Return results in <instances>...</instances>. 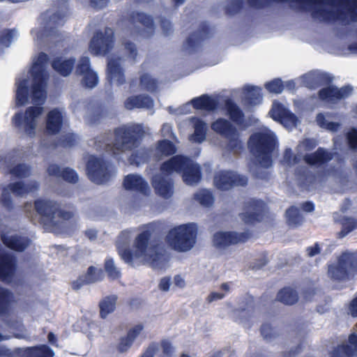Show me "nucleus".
Here are the masks:
<instances>
[{"label":"nucleus","instance_id":"obj_1","mask_svg":"<svg viewBox=\"0 0 357 357\" xmlns=\"http://www.w3.org/2000/svg\"><path fill=\"white\" fill-rule=\"evenodd\" d=\"M151 234L145 231L137 235L134 241L132 250L128 249L130 240V233L121 232L119 236L116 246L119 254L128 264H134L135 261L149 264L154 268H162L168 261L165 250L159 245L149 241Z\"/></svg>","mask_w":357,"mask_h":357},{"label":"nucleus","instance_id":"obj_2","mask_svg":"<svg viewBox=\"0 0 357 357\" xmlns=\"http://www.w3.org/2000/svg\"><path fill=\"white\" fill-rule=\"evenodd\" d=\"M144 130L140 124L119 127L114 130V141L110 143V135L104 134L96 139L97 149H104L113 155H119L137 148Z\"/></svg>","mask_w":357,"mask_h":357},{"label":"nucleus","instance_id":"obj_3","mask_svg":"<svg viewBox=\"0 0 357 357\" xmlns=\"http://www.w3.org/2000/svg\"><path fill=\"white\" fill-rule=\"evenodd\" d=\"M66 10L67 6L64 1L59 8L47 10L42 15L40 26L31 31L34 40L38 43L58 42L56 38L60 36L58 28L64 24Z\"/></svg>","mask_w":357,"mask_h":357},{"label":"nucleus","instance_id":"obj_4","mask_svg":"<svg viewBox=\"0 0 357 357\" xmlns=\"http://www.w3.org/2000/svg\"><path fill=\"white\" fill-rule=\"evenodd\" d=\"M35 209L40 215L42 223L46 229L52 231L64 229L66 222L75 216L73 212L60 208L56 202L49 199L36 200Z\"/></svg>","mask_w":357,"mask_h":357},{"label":"nucleus","instance_id":"obj_5","mask_svg":"<svg viewBox=\"0 0 357 357\" xmlns=\"http://www.w3.org/2000/svg\"><path fill=\"white\" fill-rule=\"evenodd\" d=\"M160 170L167 174L174 172L181 174L183 182L188 185H197L202 178L200 166L191 159L182 155L174 156L163 162Z\"/></svg>","mask_w":357,"mask_h":357},{"label":"nucleus","instance_id":"obj_6","mask_svg":"<svg viewBox=\"0 0 357 357\" xmlns=\"http://www.w3.org/2000/svg\"><path fill=\"white\" fill-rule=\"evenodd\" d=\"M275 142V135L266 128L250 136L249 146L261 166L268 167L271 165V153L274 149Z\"/></svg>","mask_w":357,"mask_h":357},{"label":"nucleus","instance_id":"obj_7","mask_svg":"<svg viewBox=\"0 0 357 357\" xmlns=\"http://www.w3.org/2000/svg\"><path fill=\"white\" fill-rule=\"evenodd\" d=\"M48 56L46 54L41 52L36 58H34L31 69V74L33 78L32 83V101L36 105H41L46 98V86L48 79V74L46 71Z\"/></svg>","mask_w":357,"mask_h":357},{"label":"nucleus","instance_id":"obj_8","mask_svg":"<svg viewBox=\"0 0 357 357\" xmlns=\"http://www.w3.org/2000/svg\"><path fill=\"white\" fill-rule=\"evenodd\" d=\"M197 226L190 222L170 229L167 234L168 245L175 251L184 252L190 250L196 243Z\"/></svg>","mask_w":357,"mask_h":357},{"label":"nucleus","instance_id":"obj_9","mask_svg":"<svg viewBox=\"0 0 357 357\" xmlns=\"http://www.w3.org/2000/svg\"><path fill=\"white\" fill-rule=\"evenodd\" d=\"M123 57L112 56L107 63V78L111 83L121 85L126 82L121 63L126 58L131 63L135 62L138 56L137 48L132 42L127 38L122 41Z\"/></svg>","mask_w":357,"mask_h":357},{"label":"nucleus","instance_id":"obj_10","mask_svg":"<svg viewBox=\"0 0 357 357\" xmlns=\"http://www.w3.org/2000/svg\"><path fill=\"white\" fill-rule=\"evenodd\" d=\"M154 30L153 19L149 15L141 13L130 15L128 31L132 38H149L153 35Z\"/></svg>","mask_w":357,"mask_h":357},{"label":"nucleus","instance_id":"obj_11","mask_svg":"<svg viewBox=\"0 0 357 357\" xmlns=\"http://www.w3.org/2000/svg\"><path fill=\"white\" fill-rule=\"evenodd\" d=\"M114 33L110 28L96 31L90 40L89 50L95 56H105L114 46Z\"/></svg>","mask_w":357,"mask_h":357},{"label":"nucleus","instance_id":"obj_12","mask_svg":"<svg viewBox=\"0 0 357 357\" xmlns=\"http://www.w3.org/2000/svg\"><path fill=\"white\" fill-rule=\"evenodd\" d=\"M43 112L42 107H29L24 114L18 113L14 116L13 120L15 126L23 130L26 135L32 137L36 133L38 119Z\"/></svg>","mask_w":357,"mask_h":357},{"label":"nucleus","instance_id":"obj_13","mask_svg":"<svg viewBox=\"0 0 357 357\" xmlns=\"http://www.w3.org/2000/svg\"><path fill=\"white\" fill-rule=\"evenodd\" d=\"M89 178L97 184L107 182L112 175V166L101 158L89 157L86 165Z\"/></svg>","mask_w":357,"mask_h":357},{"label":"nucleus","instance_id":"obj_14","mask_svg":"<svg viewBox=\"0 0 357 357\" xmlns=\"http://www.w3.org/2000/svg\"><path fill=\"white\" fill-rule=\"evenodd\" d=\"M250 237L248 232L218 231L213 234V245L218 250H225L228 246L245 242Z\"/></svg>","mask_w":357,"mask_h":357},{"label":"nucleus","instance_id":"obj_15","mask_svg":"<svg viewBox=\"0 0 357 357\" xmlns=\"http://www.w3.org/2000/svg\"><path fill=\"white\" fill-rule=\"evenodd\" d=\"M213 182L217 188L227 190L233 186L246 185L248 179L246 177L240 176L234 172L222 171L215 175Z\"/></svg>","mask_w":357,"mask_h":357},{"label":"nucleus","instance_id":"obj_16","mask_svg":"<svg viewBox=\"0 0 357 357\" xmlns=\"http://www.w3.org/2000/svg\"><path fill=\"white\" fill-rule=\"evenodd\" d=\"M269 114L275 121L280 122L287 129H292L297 126L298 119L283 105L274 102Z\"/></svg>","mask_w":357,"mask_h":357},{"label":"nucleus","instance_id":"obj_17","mask_svg":"<svg viewBox=\"0 0 357 357\" xmlns=\"http://www.w3.org/2000/svg\"><path fill=\"white\" fill-rule=\"evenodd\" d=\"M163 173L162 172V173L154 175L151 183L157 195L165 199H169L174 194V183L172 178L164 176Z\"/></svg>","mask_w":357,"mask_h":357},{"label":"nucleus","instance_id":"obj_18","mask_svg":"<svg viewBox=\"0 0 357 357\" xmlns=\"http://www.w3.org/2000/svg\"><path fill=\"white\" fill-rule=\"evenodd\" d=\"M20 158V154L17 152L9 153L6 157L5 162L7 165L8 172L16 177H27L31 174V169L25 164H17Z\"/></svg>","mask_w":357,"mask_h":357},{"label":"nucleus","instance_id":"obj_19","mask_svg":"<svg viewBox=\"0 0 357 357\" xmlns=\"http://www.w3.org/2000/svg\"><path fill=\"white\" fill-rule=\"evenodd\" d=\"M352 92V88L344 86L341 89L330 86L319 91V97L321 100L328 103H334L337 100L348 97Z\"/></svg>","mask_w":357,"mask_h":357},{"label":"nucleus","instance_id":"obj_20","mask_svg":"<svg viewBox=\"0 0 357 357\" xmlns=\"http://www.w3.org/2000/svg\"><path fill=\"white\" fill-rule=\"evenodd\" d=\"M123 186L128 190L139 192L147 195L151 190L147 182L138 174H129L123 181Z\"/></svg>","mask_w":357,"mask_h":357},{"label":"nucleus","instance_id":"obj_21","mask_svg":"<svg viewBox=\"0 0 357 357\" xmlns=\"http://www.w3.org/2000/svg\"><path fill=\"white\" fill-rule=\"evenodd\" d=\"M15 260L13 255L0 253V278L2 280L9 282L14 274Z\"/></svg>","mask_w":357,"mask_h":357},{"label":"nucleus","instance_id":"obj_22","mask_svg":"<svg viewBox=\"0 0 357 357\" xmlns=\"http://www.w3.org/2000/svg\"><path fill=\"white\" fill-rule=\"evenodd\" d=\"M144 327L141 324L136 325L133 328H130L127 335L121 337L116 346V349L121 353H125L128 351L132 347L135 339L142 333Z\"/></svg>","mask_w":357,"mask_h":357},{"label":"nucleus","instance_id":"obj_23","mask_svg":"<svg viewBox=\"0 0 357 357\" xmlns=\"http://www.w3.org/2000/svg\"><path fill=\"white\" fill-rule=\"evenodd\" d=\"M352 277L357 272V252H344L336 260Z\"/></svg>","mask_w":357,"mask_h":357},{"label":"nucleus","instance_id":"obj_24","mask_svg":"<svg viewBox=\"0 0 357 357\" xmlns=\"http://www.w3.org/2000/svg\"><path fill=\"white\" fill-rule=\"evenodd\" d=\"M2 241L8 248L15 251L22 252L30 244V240L20 235H3Z\"/></svg>","mask_w":357,"mask_h":357},{"label":"nucleus","instance_id":"obj_25","mask_svg":"<svg viewBox=\"0 0 357 357\" xmlns=\"http://www.w3.org/2000/svg\"><path fill=\"white\" fill-rule=\"evenodd\" d=\"M262 203L260 202H250L245 208V211L241 214V219L246 223H252L261 219Z\"/></svg>","mask_w":357,"mask_h":357},{"label":"nucleus","instance_id":"obj_26","mask_svg":"<svg viewBox=\"0 0 357 357\" xmlns=\"http://www.w3.org/2000/svg\"><path fill=\"white\" fill-rule=\"evenodd\" d=\"M54 352L45 344L25 349L20 348V357H54Z\"/></svg>","mask_w":357,"mask_h":357},{"label":"nucleus","instance_id":"obj_27","mask_svg":"<svg viewBox=\"0 0 357 357\" xmlns=\"http://www.w3.org/2000/svg\"><path fill=\"white\" fill-rule=\"evenodd\" d=\"M125 107L128 109L135 108H151L153 106V100L149 96L139 95L128 98L124 102Z\"/></svg>","mask_w":357,"mask_h":357},{"label":"nucleus","instance_id":"obj_28","mask_svg":"<svg viewBox=\"0 0 357 357\" xmlns=\"http://www.w3.org/2000/svg\"><path fill=\"white\" fill-rule=\"evenodd\" d=\"M62 111L54 109L47 114L46 129L48 133L55 134L59 131L63 120Z\"/></svg>","mask_w":357,"mask_h":357},{"label":"nucleus","instance_id":"obj_29","mask_svg":"<svg viewBox=\"0 0 357 357\" xmlns=\"http://www.w3.org/2000/svg\"><path fill=\"white\" fill-rule=\"evenodd\" d=\"M75 63V58L63 59L56 58L52 63L53 69L63 77H67L71 73Z\"/></svg>","mask_w":357,"mask_h":357},{"label":"nucleus","instance_id":"obj_30","mask_svg":"<svg viewBox=\"0 0 357 357\" xmlns=\"http://www.w3.org/2000/svg\"><path fill=\"white\" fill-rule=\"evenodd\" d=\"M7 188L12 193L16 196L23 197L26 194L38 190V183L35 181H31L27 184H24L22 181L10 183Z\"/></svg>","mask_w":357,"mask_h":357},{"label":"nucleus","instance_id":"obj_31","mask_svg":"<svg viewBox=\"0 0 357 357\" xmlns=\"http://www.w3.org/2000/svg\"><path fill=\"white\" fill-rule=\"evenodd\" d=\"M303 84L310 89H314L328 82L326 75L319 72H310L301 77Z\"/></svg>","mask_w":357,"mask_h":357},{"label":"nucleus","instance_id":"obj_32","mask_svg":"<svg viewBox=\"0 0 357 357\" xmlns=\"http://www.w3.org/2000/svg\"><path fill=\"white\" fill-rule=\"evenodd\" d=\"M328 276L331 280L339 282L346 281L351 278L337 261L328 265Z\"/></svg>","mask_w":357,"mask_h":357},{"label":"nucleus","instance_id":"obj_33","mask_svg":"<svg viewBox=\"0 0 357 357\" xmlns=\"http://www.w3.org/2000/svg\"><path fill=\"white\" fill-rule=\"evenodd\" d=\"M29 79L27 78L20 79L17 82L16 105L22 106L28 102L29 100Z\"/></svg>","mask_w":357,"mask_h":357},{"label":"nucleus","instance_id":"obj_34","mask_svg":"<svg viewBox=\"0 0 357 357\" xmlns=\"http://www.w3.org/2000/svg\"><path fill=\"white\" fill-rule=\"evenodd\" d=\"M117 299V296L110 295L100 301V316L102 319H105L109 314L114 311Z\"/></svg>","mask_w":357,"mask_h":357},{"label":"nucleus","instance_id":"obj_35","mask_svg":"<svg viewBox=\"0 0 357 357\" xmlns=\"http://www.w3.org/2000/svg\"><path fill=\"white\" fill-rule=\"evenodd\" d=\"M211 128L215 132L227 138L231 136L236 129L227 120L219 119L211 125Z\"/></svg>","mask_w":357,"mask_h":357},{"label":"nucleus","instance_id":"obj_36","mask_svg":"<svg viewBox=\"0 0 357 357\" xmlns=\"http://www.w3.org/2000/svg\"><path fill=\"white\" fill-rule=\"evenodd\" d=\"M195 132L190 135V141L195 143H202L206 139V135L207 130L206 124L197 119H193Z\"/></svg>","mask_w":357,"mask_h":357},{"label":"nucleus","instance_id":"obj_37","mask_svg":"<svg viewBox=\"0 0 357 357\" xmlns=\"http://www.w3.org/2000/svg\"><path fill=\"white\" fill-rule=\"evenodd\" d=\"M307 164L319 165L331 159V154L323 149H319L312 154L305 155L304 158Z\"/></svg>","mask_w":357,"mask_h":357},{"label":"nucleus","instance_id":"obj_38","mask_svg":"<svg viewBox=\"0 0 357 357\" xmlns=\"http://www.w3.org/2000/svg\"><path fill=\"white\" fill-rule=\"evenodd\" d=\"M277 300L285 305H291L298 301V295L294 289L286 287L278 293Z\"/></svg>","mask_w":357,"mask_h":357},{"label":"nucleus","instance_id":"obj_39","mask_svg":"<svg viewBox=\"0 0 357 357\" xmlns=\"http://www.w3.org/2000/svg\"><path fill=\"white\" fill-rule=\"evenodd\" d=\"M193 107L197 109H204L206 111H213L215 109L216 101L207 96H202L199 98H194L191 100Z\"/></svg>","mask_w":357,"mask_h":357},{"label":"nucleus","instance_id":"obj_40","mask_svg":"<svg viewBox=\"0 0 357 357\" xmlns=\"http://www.w3.org/2000/svg\"><path fill=\"white\" fill-rule=\"evenodd\" d=\"M316 121L319 127L331 132H336L340 126L339 123L332 121V116L328 114H318Z\"/></svg>","mask_w":357,"mask_h":357},{"label":"nucleus","instance_id":"obj_41","mask_svg":"<svg viewBox=\"0 0 357 357\" xmlns=\"http://www.w3.org/2000/svg\"><path fill=\"white\" fill-rule=\"evenodd\" d=\"M18 37V31L16 29H4L0 33V53L3 48L8 47Z\"/></svg>","mask_w":357,"mask_h":357},{"label":"nucleus","instance_id":"obj_42","mask_svg":"<svg viewBox=\"0 0 357 357\" xmlns=\"http://www.w3.org/2000/svg\"><path fill=\"white\" fill-rule=\"evenodd\" d=\"M245 98L252 105H256L261 102V89L253 86H245L243 88Z\"/></svg>","mask_w":357,"mask_h":357},{"label":"nucleus","instance_id":"obj_43","mask_svg":"<svg viewBox=\"0 0 357 357\" xmlns=\"http://www.w3.org/2000/svg\"><path fill=\"white\" fill-rule=\"evenodd\" d=\"M176 151L175 146L169 140L165 139L158 142L155 151L156 157L160 160L162 156H167L175 153Z\"/></svg>","mask_w":357,"mask_h":357},{"label":"nucleus","instance_id":"obj_44","mask_svg":"<svg viewBox=\"0 0 357 357\" xmlns=\"http://www.w3.org/2000/svg\"><path fill=\"white\" fill-rule=\"evenodd\" d=\"M13 301V295L8 289L0 287V315L6 314L10 303Z\"/></svg>","mask_w":357,"mask_h":357},{"label":"nucleus","instance_id":"obj_45","mask_svg":"<svg viewBox=\"0 0 357 357\" xmlns=\"http://www.w3.org/2000/svg\"><path fill=\"white\" fill-rule=\"evenodd\" d=\"M194 198L201 205L205 207H209L213 205L214 202V197L212 193L206 189H202L197 191L194 195Z\"/></svg>","mask_w":357,"mask_h":357},{"label":"nucleus","instance_id":"obj_46","mask_svg":"<svg viewBox=\"0 0 357 357\" xmlns=\"http://www.w3.org/2000/svg\"><path fill=\"white\" fill-rule=\"evenodd\" d=\"M287 221L289 226L296 227L303 222V217L298 208L292 206L286 212Z\"/></svg>","mask_w":357,"mask_h":357},{"label":"nucleus","instance_id":"obj_47","mask_svg":"<svg viewBox=\"0 0 357 357\" xmlns=\"http://www.w3.org/2000/svg\"><path fill=\"white\" fill-rule=\"evenodd\" d=\"M226 107L231 119L236 123H241L243 114L239 107L231 100L227 101Z\"/></svg>","mask_w":357,"mask_h":357},{"label":"nucleus","instance_id":"obj_48","mask_svg":"<svg viewBox=\"0 0 357 357\" xmlns=\"http://www.w3.org/2000/svg\"><path fill=\"white\" fill-rule=\"evenodd\" d=\"M226 139L228 141L227 148L234 153H239L243 149V144L239 139V135L237 130L234 132L231 136H228Z\"/></svg>","mask_w":357,"mask_h":357},{"label":"nucleus","instance_id":"obj_49","mask_svg":"<svg viewBox=\"0 0 357 357\" xmlns=\"http://www.w3.org/2000/svg\"><path fill=\"white\" fill-rule=\"evenodd\" d=\"M140 86L143 89L153 92L158 87V82L149 74L144 73L140 77Z\"/></svg>","mask_w":357,"mask_h":357},{"label":"nucleus","instance_id":"obj_50","mask_svg":"<svg viewBox=\"0 0 357 357\" xmlns=\"http://www.w3.org/2000/svg\"><path fill=\"white\" fill-rule=\"evenodd\" d=\"M103 272L102 269L94 266H90L88 268L86 274L84 275L86 283H94L101 280L103 278Z\"/></svg>","mask_w":357,"mask_h":357},{"label":"nucleus","instance_id":"obj_51","mask_svg":"<svg viewBox=\"0 0 357 357\" xmlns=\"http://www.w3.org/2000/svg\"><path fill=\"white\" fill-rule=\"evenodd\" d=\"M357 351V347L354 349V351H351L348 350V347H347V344L342 343L338 344L336 347H335L331 352V357H352V354H355Z\"/></svg>","mask_w":357,"mask_h":357},{"label":"nucleus","instance_id":"obj_52","mask_svg":"<svg viewBox=\"0 0 357 357\" xmlns=\"http://www.w3.org/2000/svg\"><path fill=\"white\" fill-rule=\"evenodd\" d=\"M148 157L149 154L147 151L143 149H140L130 155L129 162L131 165L139 166L144 163L148 160Z\"/></svg>","mask_w":357,"mask_h":357},{"label":"nucleus","instance_id":"obj_53","mask_svg":"<svg viewBox=\"0 0 357 357\" xmlns=\"http://www.w3.org/2000/svg\"><path fill=\"white\" fill-rule=\"evenodd\" d=\"M82 76L83 77L82 79V84L84 86L92 89L98 84V77L97 74L93 70L88 71V73L82 75Z\"/></svg>","mask_w":357,"mask_h":357},{"label":"nucleus","instance_id":"obj_54","mask_svg":"<svg viewBox=\"0 0 357 357\" xmlns=\"http://www.w3.org/2000/svg\"><path fill=\"white\" fill-rule=\"evenodd\" d=\"M342 225V229L339 233L340 238L344 237L348 233L357 228V220L344 218Z\"/></svg>","mask_w":357,"mask_h":357},{"label":"nucleus","instance_id":"obj_55","mask_svg":"<svg viewBox=\"0 0 357 357\" xmlns=\"http://www.w3.org/2000/svg\"><path fill=\"white\" fill-rule=\"evenodd\" d=\"M105 269L108 277L112 280H115L120 277L121 273L112 259H107L105 261Z\"/></svg>","mask_w":357,"mask_h":357},{"label":"nucleus","instance_id":"obj_56","mask_svg":"<svg viewBox=\"0 0 357 357\" xmlns=\"http://www.w3.org/2000/svg\"><path fill=\"white\" fill-rule=\"evenodd\" d=\"M92 69L90 68V59L88 56H82L79 59L75 69V73L78 75H82Z\"/></svg>","mask_w":357,"mask_h":357},{"label":"nucleus","instance_id":"obj_57","mask_svg":"<svg viewBox=\"0 0 357 357\" xmlns=\"http://www.w3.org/2000/svg\"><path fill=\"white\" fill-rule=\"evenodd\" d=\"M266 89L271 93H280L283 90V84L280 79H275L265 84Z\"/></svg>","mask_w":357,"mask_h":357},{"label":"nucleus","instance_id":"obj_58","mask_svg":"<svg viewBox=\"0 0 357 357\" xmlns=\"http://www.w3.org/2000/svg\"><path fill=\"white\" fill-rule=\"evenodd\" d=\"M298 162V158L297 156L294 155L291 151V149H285L283 158L282 160V163L285 166H292L297 163Z\"/></svg>","mask_w":357,"mask_h":357},{"label":"nucleus","instance_id":"obj_59","mask_svg":"<svg viewBox=\"0 0 357 357\" xmlns=\"http://www.w3.org/2000/svg\"><path fill=\"white\" fill-rule=\"evenodd\" d=\"M62 178L71 183H76L79 180L76 172L70 168H66L62 170Z\"/></svg>","mask_w":357,"mask_h":357},{"label":"nucleus","instance_id":"obj_60","mask_svg":"<svg viewBox=\"0 0 357 357\" xmlns=\"http://www.w3.org/2000/svg\"><path fill=\"white\" fill-rule=\"evenodd\" d=\"M160 347L159 343L152 342L146 348L140 357H156L160 353Z\"/></svg>","mask_w":357,"mask_h":357},{"label":"nucleus","instance_id":"obj_61","mask_svg":"<svg viewBox=\"0 0 357 357\" xmlns=\"http://www.w3.org/2000/svg\"><path fill=\"white\" fill-rule=\"evenodd\" d=\"M317 146V142L314 139H306L298 145V151L302 153L313 149Z\"/></svg>","mask_w":357,"mask_h":357},{"label":"nucleus","instance_id":"obj_62","mask_svg":"<svg viewBox=\"0 0 357 357\" xmlns=\"http://www.w3.org/2000/svg\"><path fill=\"white\" fill-rule=\"evenodd\" d=\"M241 8V1L240 0H229L225 6L226 12L230 15L236 13Z\"/></svg>","mask_w":357,"mask_h":357},{"label":"nucleus","instance_id":"obj_63","mask_svg":"<svg viewBox=\"0 0 357 357\" xmlns=\"http://www.w3.org/2000/svg\"><path fill=\"white\" fill-rule=\"evenodd\" d=\"M102 116V112L100 109H96L92 112L87 114L86 116V121L90 125L96 123Z\"/></svg>","mask_w":357,"mask_h":357},{"label":"nucleus","instance_id":"obj_64","mask_svg":"<svg viewBox=\"0 0 357 357\" xmlns=\"http://www.w3.org/2000/svg\"><path fill=\"white\" fill-rule=\"evenodd\" d=\"M0 357H20V348L10 350L5 346L0 345Z\"/></svg>","mask_w":357,"mask_h":357}]
</instances>
